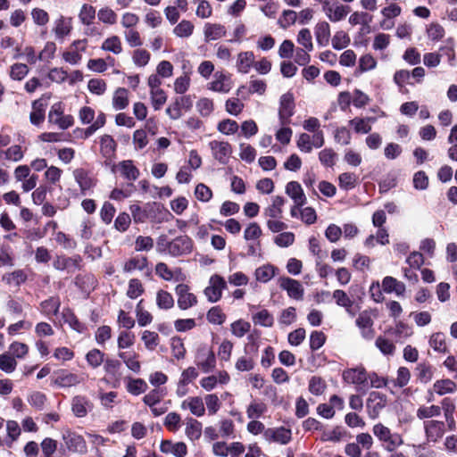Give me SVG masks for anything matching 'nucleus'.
Wrapping results in <instances>:
<instances>
[{
    "label": "nucleus",
    "mask_w": 457,
    "mask_h": 457,
    "mask_svg": "<svg viewBox=\"0 0 457 457\" xmlns=\"http://www.w3.org/2000/svg\"><path fill=\"white\" fill-rule=\"evenodd\" d=\"M374 436L382 444L387 452H394L403 444V437L398 433H393L389 428L382 423H377L372 428Z\"/></svg>",
    "instance_id": "nucleus-1"
},
{
    "label": "nucleus",
    "mask_w": 457,
    "mask_h": 457,
    "mask_svg": "<svg viewBox=\"0 0 457 457\" xmlns=\"http://www.w3.org/2000/svg\"><path fill=\"white\" fill-rule=\"evenodd\" d=\"M295 97L291 92L282 95L279 99L278 119L281 126L289 125L295 114Z\"/></svg>",
    "instance_id": "nucleus-2"
},
{
    "label": "nucleus",
    "mask_w": 457,
    "mask_h": 457,
    "mask_svg": "<svg viewBox=\"0 0 457 457\" xmlns=\"http://www.w3.org/2000/svg\"><path fill=\"white\" fill-rule=\"evenodd\" d=\"M63 104L62 102L55 103L52 105L48 113V121L58 126L61 129H67L74 123V119L71 115L63 114Z\"/></svg>",
    "instance_id": "nucleus-3"
},
{
    "label": "nucleus",
    "mask_w": 457,
    "mask_h": 457,
    "mask_svg": "<svg viewBox=\"0 0 457 457\" xmlns=\"http://www.w3.org/2000/svg\"><path fill=\"white\" fill-rule=\"evenodd\" d=\"M325 144L324 133L319 132L312 136L301 133L297 138L296 145L301 152L311 153L313 148H320Z\"/></svg>",
    "instance_id": "nucleus-4"
},
{
    "label": "nucleus",
    "mask_w": 457,
    "mask_h": 457,
    "mask_svg": "<svg viewBox=\"0 0 457 457\" xmlns=\"http://www.w3.org/2000/svg\"><path fill=\"white\" fill-rule=\"evenodd\" d=\"M387 403L386 396L379 392H370L366 400V411L371 420L378 418Z\"/></svg>",
    "instance_id": "nucleus-5"
},
{
    "label": "nucleus",
    "mask_w": 457,
    "mask_h": 457,
    "mask_svg": "<svg viewBox=\"0 0 457 457\" xmlns=\"http://www.w3.org/2000/svg\"><path fill=\"white\" fill-rule=\"evenodd\" d=\"M227 287L225 279L220 275H212L210 278L209 285L205 287L204 294L210 303L218 302L221 296L223 290Z\"/></svg>",
    "instance_id": "nucleus-6"
},
{
    "label": "nucleus",
    "mask_w": 457,
    "mask_h": 457,
    "mask_svg": "<svg viewBox=\"0 0 457 457\" xmlns=\"http://www.w3.org/2000/svg\"><path fill=\"white\" fill-rule=\"evenodd\" d=\"M212 156L220 164H227L232 154V145L222 140H212L208 144Z\"/></svg>",
    "instance_id": "nucleus-7"
},
{
    "label": "nucleus",
    "mask_w": 457,
    "mask_h": 457,
    "mask_svg": "<svg viewBox=\"0 0 457 457\" xmlns=\"http://www.w3.org/2000/svg\"><path fill=\"white\" fill-rule=\"evenodd\" d=\"M87 46V39H78L73 41L69 48L63 52V60L71 65L79 64L82 60V53L86 51Z\"/></svg>",
    "instance_id": "nucleus-8"
},
{
    "label": "nucleus",
    "mask_w": 457,
    "mask_h": 457,
    "mask_svg": "<svg viewBox=\"0 0 457 457\" xmlns=\"http://www.w3.org/2000/svg\"><path fill=\"white\" fill-rule=\"evenodd\" d=\"M177 295V304L180 310H187L197 304V297L195 294L190 292V288L186 284H179L175 287Z\"/></svg>",
    "instance_id": "nucleus-9"
},
{
    "label": "nucleus",
    "mask_w": 457,
    "mask_h": 457,
    "mask_svg": "<svg viewBox=\"0 0 457 457\" xmlns=\"http://www.w3.org/2000/svg\"><path fill=\"white\" fill-rule=\"evenodd\" d=\"M343 376L346 382L355 385L357 391L368 389V373L363 368L349 369Z\"/></svg>",
    "instance_id": "nucleus-10"
},
{
    "label": "nucleus",
    "mask_w": 457,
    "mask_h": 457,
    "mask_svg": "<svg viewBox=\"0 0 457 457\" xmlns=\"http://www.w3.org/2000/svg\"><path fill=\"white\" fill-rule=\"evenodd\" d=\"M85 381L83 375L72 373L67 370L57 371L54 378V384L59 387L75 386Z\"/></svg>",
    "instance_id": "nucleus-11"
},
{
    "label": "nucleus",
    "mask_w": 457,
    "mask_h": 457,
    "mask_svg": "<svg viewBox=\"0 0 457 457\" xmlns=\"http://www.w3.org/2000/svg\"><path fill=\"white\" fill-rule=\"evenodd\" d=\"M355 324L361 331V337L366 340H371L375 336L373 328L374 321L370 312L365 310L359 313Z\"/></svg>",
    "instance_id": "nucleus-12"
},
{
    "label": "nucleus",
    "mask_w": 457,
    "mask_h": 457,
    "mask_svg": "<svg viewBox=\"0 0 457 457\" xmlns=\"http://www.w3.org/2000/svg\"><path fill=\"white\" fill-rule=\"evenodd\" d=\"M233 87V82L229 75L222 71H216L213 75V79L207 84V88L211 91L227 94Z\"/></svg>",
    "instance_id": "nucleus-13"
},
{
    "label": "nucleus",
    "mask_w": 457,
    "mask_h": 457,
    "mask_svg": "<svg viewBox=\"0 0 457 457\" xmlns=\"http://www.w3.org/2000/svg\"><path fill=\"white\" fill-rule=\"evenodd\" d=\"M193 249V241L187 236H179L170 241V255L173 257L188 254Z\"/></svg>",
    "instance_id": "nucleus-14"
},
{
    "label": "nucleus",
    "mask_w": 457,
    "mask_h": 457,
    "mask_svg": "<svg viewBox=\"0 0 457 457\" xmlns=\"http://www.w3.org/2000/svg\"><path fill=\"white\" fill-rule=\"evenodd\" d=\"M263 438L269 443L287 445L291 441L292 432L284 427L267 428L263 433Z\"/></svg>",
    "instance_id": "nucleus-15"
},
{
    "label": "nucleus",
    "mask_w": 457,
    "mask_h": 457,
    "mask_svg": "<svg viewBox=\"0 0 457 457\" xmlns=\"http://www.w3.org/2000/svg\"><path fill=\"white\" fill-rule=\"evenodd\" d=\"M279 287L287 291L289 297L295 300H302L303 297V287L301 283L288 277L279 278Z\"/></svg>",
    "instance_id": "nucleus-16"
},
{
    "label": "nucleus",
    "mask_w": 457,
    "mask_h": 457,
    "mask_svg": "<svg viewBox=\"0 0 457 457\" xmlns=\"http://www.w3.org/2000/svg\"><path fill=\"white\" fill-rule=\"evenodd\" d=\"M116 149L117 144L112 136L104 135L100 137V153L104 158L105 165L110 166L112 164Z\"/></svg>",
    "instance_id": "nucleus-17"
},
{
    "label": "nucleus",
    "mask_w": 457,
    "mask_h": 457,
    "mask_svg": "<svg viewBox=\"0 0 457 457\" xmlns=\"http://www.w3.org/2000/svg\"><path fill=\"white\" fill-rule=\"evenodd\" d=\"M323 10L332 22L343 20L350 12V7L337 3L330 4L328 0L323 3Z\"/></svg>",
    "instance_id": "nucleus-18"
},
{
    "label": "nucleus",
    "mask_w": 457,
    "mask_h": 457,
    "mask_svg": "<svg viewBox=\"0 0 457 457\" xmlns=\"http://www.w3.org/2000/svg\"><path fill=\"white\" fill-rule=\"evenodd\" d=\"M82 258L79 255L71 257L58 256L54 261V268L58 270H67L68 272H74L80 269Z\"/></svg>",
    "instance_id": "nucleus-19"
},
{
    "label": "nucleus",
    "mask_w": 457,
    "mask_h": 457,
    "mask_svg": "<svg viewBox=\"0 0 457 457\" xmlns=\"http://www.w3.org/2000/svg\"><path fill=\"white\" fill-rule=\"evenodd\" d=\"M63 441L67 448L71 452L79 453H84L87 452V444L85 439L82 436L75 432L67 431L63 435Z\"/></svg>",
    "instance_id": "nucleus-20"
},
{
    "label": "nucleus",
    "mask_w": 457,
    "mask_h": 457,
    "mask_svg": "<svg viewBox=\"0 0 457 457\" xmlns=\"http://www.w3.org/2000/svg\"><path fill=\"white\" fill-rule=\"evenodd\" d=\"M115 170H118L121 176L129 181L137 180L140 175L139 170L134 165L132 160L120 162L117 165L113 164L112 172H115Z\"/></svg>",
    "instance_id": "nucleus-21"
},
{
    "label": "nucleus",
    "mask_w": 457,
    "mask_h": 457,
    "mask_svg": "<svg viewBox=\"0 0 457 457\" xmlns=\"http://www.w3.org/2000/svg\"><path fill=\"white\" fill-rule=\"evenodd\" d=\"M424 428L428 442H437L445 434V422L439 420H428L424 422Z\"/></svg>",
    "instance_id": "nucleus-22"
},
{
    "label": "nucleus",
    "mask_w": 457,
    "mask_h": 457,
    "mask_svg": "<svg viewBox=\"0 0 457 457\" xmlns=\"http://www.w3.org/2000/svg\"><path fill=\"white\" fill-rule=\"evenodd\" d=\"M71 411L78 418L86 417L92 408V403L89 399L84 395H76L72 397Z\"/></svg>",
    "instance_id": "nucleus-23"
},
{
    "label": "nucleus",
    "mask_w": 457,
    "mask_h": 457,
    "mask_svg": "<svg viewBox=\"0 0 457 457\" xmlns=\"http://www.w3.org/2000/svg\"><path fill=\"white\" fill-rule=\"evenodd\" d=\"M181 409L189 410L191 414L202 417L205 413L204 399L200 396H190L181 403Z\"/></svg>",
    "instance_id": "nucleus-24"
},
{
    "label": "nucleus",
    "mask_w": 457,
    "mask_h": 457,
    "mask_svg": "<svg viewBox=\"0 0 457 457\" xmlns=\"http://www.w3.org/2000/svg\"><path fill=\"white\" fill-rule=\"evenodd\" d=\"M255 55L252 51L240 52L237 56L236 68L239 73L247 74L253 67Z\"/></svg>",
    "instance_id": "nucleus-25"
},
{
    "label": "nucleus",
    "mask_w": 457,
    "mask_h": 457,
    "mask_svg": "<svg viewBox=\"0 0 457 457\" xmlns=\"http://www.w3.org/2000/svg\"><path fill=\"white\" fill-rule=\"evenodd\" d=\"M160 450L163 453H170L175 457H185L187 454V447L183 442L173 443L164 440L161 443Z\"/></svg>",
    "instance_id": "nucleus-26"
},
{
    "label": "nucleus",
    "mask_w": 457,
    "mask_h": 457,
    "mask_svg": "<svg viewBox=\"0 0 457 457\" xmlns=\"http://www.w3.org/2000/svg\"><path fill=\"white\" fill-rule=\"evenodd\" d=\"M287 195L292 198L295 204L303 206L306 203V196L303 191L301 185L296 181H290L286 186Z\"/></svg>",
    "instance_id": "nucleus-27"
},
{
    "label": "nucleus",
    "mask_w": 457,
    "mask_h": 457,
    "mask_svg": "<svg viewBox=\"0 0 457 457\" xmlns=\"http://www.w3.org/2000/svg\"><path fill=\"white\" fill-rule=\"evenodd\" d=\"M376 119L373 117H355L349 120V124L353 127V131L357 134H368L372 129V123Z\"/></svg>",
    "instance_id": "nucleus-28"
},
{
    "label": "nucleus",
    "mask_w": 457,
    "mask_h": 457,
    "mask_svg": "<svg viewBox=\"0 0 457 457\" xmlns=\"http://www.w3.org/2000/svg\"><path fill=\"white\" fill-rule=\"evenodd\" d=\"M46 103L42 98L35 100L32 103V111L29 115L30 122L33 125L38 126L45 120Z\"/></svg>",
    "instance_id": "nucleus-29"
},
{
    "label": "nucleus",
    "mask_w": 457,
    "mask_h": 457,
    "mask_svg": "<svg viewBox=\"0 0 457 457\" xmlns=\"http://www.w3.org/2000/svg\"><path fill=\"white\" fill-rule=\"evenodd\" d=\"M382 288L386 294L395 293L398 296L403 295L405 292V285L390 276L383 278Z\"/></svg>",
    "instance_id": "nucleus-30"
},
{
    "label": "nucleus",
    "mask_w": 457,
    "mask_h": 457,
    "mask_svg": "<svg viewBox=\"0 0 457 457\" xmlns=\"http://www.w3.org/2000/svg\"><path fill=\"white\" fill-rule=\"evenodd\" d=\"M72 29L71 19L64 16H60L54 21V32L56 38L63 39L67 37Z\"/></svg>",
    "instance_id": "nucleus-31"
},
{
    "label": "nucleus",
    "mask_w": 457,
    "mask_h": 457,
    "mask_svg": "<svg viewBox=\"0 0 457 457\" xmlns=\"http://www.w3.org/2000/svg\"><path fill=\"white\" fill-rule=\"evenodd\" d=\"M204 33L205 41L209 42L225 37L227 31L225 27L221 24L206 23L204 25Z\"/></svg>",
    "instance_id": "nucleus-32"
},
{
    "label": "nucleus",
    "mask_w": 457,
    "mask_h": 457,
    "mask_svg": "<svg viewBox=\"0 0 457 457\" xmlns=\"http://www.w3.org/2000/svg\"><path fill=\"white\" fill-rule=\"evenodd\" d=\"M1 280L9 287H19L27 280V274L22 270H16L4 274Z\"/></svg>",
    "instance_id": "nucleus-33"
},
{
    "label": "nucleus",
    "mask_w": 457,
    "mask_h": 457,
    "mask_svg": "<svg viewBox=\"0 0 457 457\" xmlns=\"http://www.w3.org/2000/svg\"><path fill=\"white\" fill-rule=\"evenodd\" d=\"M76 182L79 184V188L83 194L95 186L94 179L90 177L89 173L83 169H77L73 172Z\"/></svg>",
    "instance_id": "nucleus-34"
},
{
    "label": "nucleus",
    "mask_w": 457,
    "mask_h": 457,
    "mask_svg": "<svg viewBox=\"0 0 457 457\" xmlns=\"http://www.w3.org/2000/svg\"><path fill=\"white\" fill-rule=\"evenodd\" d=\"M203 426L200 421L194 418L186 420L185 434L191 441L198 440L202 436Z\"/></svg>",
    "instance_id": "nucleus-35"
},
{
    "label": "nucleus",
    "mask_w": 457,
    "mask_h": 457,
    "mask_svg": "<svg viewBox=\"0 0 457 457\" xmlns=\"http://www.w3.org/2000/svg\"><path fill=\"white\" fill-rule=\"evenodd\" d=\"M286 200L277 195L272 198V204L264 210V215L271 219H279L282 216V206Z\"/></svg>",
    "instance_id": "nucleus-36"
},
{
    "label": "nucleus",
    "mask_w": 457,
    "mask_h": 457,
    "mask_svg": "<svg viewBox=\"0 0 457 457\" xmlns=\"http://www.w3.org/2000/svg\"><path fill=\"white\" fill-rule=\"evenodd\" d=\"M276 272L277 268L268 263L257 268L254 271V276L257 281L267 283L275 277Z\"/></svg>",
    "instance_id": "nucleus-37"
},
{
    "label": "nucleus",
    "mask_w": 457,
    "mask_h": 457,
    "mask_svg": "<svg viewBox=\"0 0 457 457\" xmlns=\"http://www.w3.org/2000/svg\"><path fill=\"white\" fill-rule=\"evenodd\" d=\"M148 262L147 259L144 256H137L129 259L124 264L123 270L125 272H131L133 270H147L146 273L149 274L150 271L147 268Z\"/></svg>",
    "instance_id": "nucleus-38"
},
{
    "label": "nucleus",
    "mask_w": 457,
    "mask_h": 457,
    "mask_svg": "<svg viewBox=\"0 0 457 457\" xmlns=\"http://www.w3.org/2000/svg\"><path fill=\"white\" fill-rule=\"evenodd\" d=\"M118 356L123 361L125 365L135 373L140 371V362L138 361V354L133 351L130 352H120Z\"/></svg>",
    "instance_id": "nucleus-39"
},
{
    "label": "nucleus",
    "mask_w": 457,
    "mask_h": 457,
    "mask_svg": "<svg viewBox=\"0 0 457 457\" xmlns=\"http://www.w3.org/2000/svg\"><path fill=\"white\" fill-rule=\"evenodd\" d=\"M378 228V229L376 235H370L364 241V245L366 247H370V248L374 247L375 240L382 245H387L389 243V234H388L386 228Z\"/></svg>",
    "instance_id": "nucleus-40"
},
{
    "label": "nucleus",
    "mask_w": 457,
    "mask_h": 457,
    "mask_svg": "<svg viewBox=\"0 0 457 457\" xmlns=\"http://www.w3.org/2000/svg\"><path fill=\"white\" fill-rule=\"evenodd\" d=\"M253 322L255 325L270 328L274 323L273 315L266 309H262L252 316Z\"/></svg>",
    "instance_id": "nucleus-41"
},
{
    "label": "nucleus",
    "mask_w": 457,
    "mask_h": 457,
    "mask_svg": "<svg viewBox=\"0 0 457 457\" xmlns=\"http://www.w3.org/2000/svg\"><path fill=\"white\" fill-rule=\"evenodd\" d=\"M315 37L320 46H327L330 37V27L326 21L317 23L315 26Z\"/></svg>",
    "instance_id": "nucleus-42"
},
{
    "label": "nucleus",
    "mask_w": 457,
    "mask_h": 457,
    "mask_svg": "<svg viewBox=\"0 0 457 457\" xmlns=\"http://www.w3.org/2000/svg\"><path fill=\"white\" fill-rule=\"evenodd\" d=\"M442 409L445 412V420L447 422V426L449 430L455 429V420L453 418V412L455 410V405L452 399L446 397L442 401Z\"/></svg>",
    "instance_id": "nucleus-43"
},
{
    "label": "nucleus",
    "mask_w": 457,
    "mask_h": 457,
    "mask_svg": "<svg viewBox=\"0 0 457 457\" xmlns=\"http://www.w3.org/2000/svg\"><path fill=\"white\" fill-rule=\"evenodd\" d=\"M60 305L61 302L58 297H50L40 303V312L47 317L56 315Z\"/></svg>",
    "instance_id": "nucleus-44"
},
{
    "label": "nucleus",
    "mask_w": 457,
    "mask_h": 457,
    "mask_svg": "<svg viewBox=\"0 0 457 457\" xmlns=\"http://www.w3.org/2000/svg\"><path fill=\"white\" fill-rule=\"evenodd\" d=\"M196 365L204 373L212 371L216 365V358L213 352L208 351L204 358L203 356H198Z\"/></svg>",
    "instance_id": "nucleus-45"
},
{
    "label": "nucleus",
    "mask_w": 457,
    "mask_h": 457,
    "mask_svg": "<svg viewBox=\"0 0 457 457\" xmlns=\"http://www.w3.org/2000/svg\"><path fill=\"white\" fill-rule=\"evenodd\" d=\"M267 405L261 401H253L246 409L247 418L250 420H257L267 411Z\"/></svg>",
    "instance_id": "nucleus-46"
},
{
    "label": "nucleus",
    "mask_w": 457,
    "mask_h": 457,
    "mask_svg": "<svg viewBox=\"0 0 457 457\" xmlns=\"http://www.w3.org/2000/svg\"><path fill=\"white\" fill-rule=\"evenodd\" d=\"M127 391L133 395H139L147 389L146 382L142 378H129L126 384Z\"/></svg>",
    "instance_id": "nucleus-47"
},
{
    "label": "nucleus",
    "mask_w": 457,
    "mask_h": 457,
    "mask_svg": "<svg viewBox=\"0 0 457 457\" xmlns=\"http://www.w3.org/2000/svg\"><path fill=\"white\" fill-rule=\"evenodd\" d=\"M358 176L353 172H343L338 177L339 187L348 191L353 189L358 184Z\"/></svg>",
    "instance_id": "nucleus-48"
},
{
    "label": "nucleus",
    "mask_w": 457,
    "mask_h": 457,
    "mask_svg": "<svg viewBox=\"0 0 457 457\" xmlns=\"http://www.w3.org/2000/svg\"><path fill=\"white\" fill-rule=\"evenodd\" d=\"M7 436L4 440V445L12 447V444L18 439L21 435V428L17 421L8 420L6 422Z\"/></svg>",
    "instance_id": "nucleus-49"
},
{
    "label": "nucleus",
    "mask_w": 457,
    "mask_h": 457,
    "mask_svg": "<svg viewBox=\"0 0 457 457\" xmlns=\"http://www.w3.org/2000/svg\"><path fill=\"white\" fill-rule=\"evenodd\" d=\"M187 104L191 105V100L189 96H183L179 100L177 99L172 104L166 109V113L172 120H178L181 117V104Z\"/></svg>",
    "instance_id": "nucleus-50"
},
{
    "label": "nucleus",
    "mask_w": 457,
    "mask_h": 457,
    "mask_svg": "<svg viewBox=\"0 0 457 457\" xmlns=\"http://www.w3.org/2000/svg\"><path fill=\"white\" fill-rule=\"evenodd\" d=\"M129 104V92L124 87H119L112 97V106L115 110H123Z\"/></svg>",
    "instance_id": "nucleus-51"
},
{
    "label": "nucleus",
    "mask_w": 457,
    "mask_h": 457,
    "mask_svg": "<svg viewBox=\"0 0 457 457\" xmlns=\"http://www.w3.org/2000/svg\"><path fill=\"white\" fill-rule=\"evenodd\" d=\"M96 18V8L90 4H84L79 13V19L84 25L89 26Z\"/></svg>",
    "instance_id": "nucleus-52"
},
{
    "label": "nucleus",
    "mask_w": 457,
    "mask_h": 457,
    "mask_svg": "<svg viewBox=\"0 0 457 457\" xmlns=\"http://www.w3.org/2000/svg\"><path fill=\"white\" fill-rule=\"evenodd\" d=\"M429 345L436 352L443 353H445L447 352L445 336L441 332H436L431 335L429 338Z\"/></svg>",
    "instance_id": "nucleus-53"
},
{
    "label": "nucleus",
    "mask_w": 457,
    "mask_h": 457,
    "mask_svg": "<svg viewBox=\"0 0 457 457\" xmlns=\"http://www.w3.org/2000/svg\"><path fill=\"white\" fill-rule=\"evenodd\" d=\"M1 154L4 155V159L7 161L18 162L24 157V151L19 145H13L8 147L6 150L2 151Z\"/></svg>",
    "instance_id": "nucleus-54"
},
{
    "label": "nucleus",
    "mask_w": 457,
    "mask_h": 457,
    "mask_svg": "<svg viewBox=\"0 0 457 457\" xmlns=\"http://www.w3.org/2000/svg\"><path fill=\"white\" fill-rule=\"evenodd\" d=\"M417 378L421 383L429 382L434 374L433 367L428 363H419L416 367Z\"/></svg>",
    "instance_id": "nucleus-55"
},
{
    "label": "nucleus",
    "mask_w": 457,
    "mask_h": 457,
    "mask_svg": "<svg viewBox=\"0 0 457 457\" xmlns=\"http://www.w3.org/2000/svg\"><path fill=\"white\" fill-rule=\"evenodd\" d=\"M156 304L160 309L169 310L174 306V299L170 293L159 290L156 294Z\"/></svg>",
    "instance_id": "nucleus-56"
},
{
    "label": "nucleus",
    "mask_w": 457,
    "mask_h": 457,
    "mask_svg": "<svg viewBox=\"0 0 457 457\" xmlns=\"http://www.w3.org/2000/svg\"><path fill=\"white\" fill-rule=\"evenodd\" d=\"M194 24L187 20H182L173 29V33L179 37H189L194 32Z\"/></svg>",
    "instance_id": "nucleus-57"
},
{
    "label": "nucleus",
    "mask_w": 457,
    "mask_h": 457,
    "mask_svg": "<svg viewBox=\"0 0 457 457\" xmlns=\"http://www.w3.org/2000/svg\"><path fill=\"white\" fill-rule=\"evenodd\" d=\"M456 384L451 379L437 380L434 384V390L439 395L453 393L456 390Z\"/></svg>",
    "instance_id": "nucleus-58"
},
{
    "label": "nucleus",
    "mask_w": 457,
    "mask_h": 457,
    "mask_svg": "<svg viewBox=\"0 0 457 457\" xmlns=\"http://www.w3.org/2000/svg\"><path fill=\"white\" fill-rule=\"evenodd\" d=\"M206 319L212 324L222 325L226 320V314L220 306H213L207 312Z\"/></svg>",
    "instance_id": "nucleus-59"
},
{
    "label": "nucleus",
    "mask_w": 457,
    "mask_h": 457,
    "mask_svg": "<svg viewBox=\"0 0 457 457\" xmlns=\"http://www.w3.org/2000/svg\"><path fill=\"white\" fill-rule=\"evenodd\" d=\"M101 48L104 51H109L115 54H119L122 51L121 42L118 36H112L106 38L103 42Z\"/></svg>",
    "instance_id": "nucleus-60"
},
{
    "label": "nucleus",
    "mask_w": 457,
    "mask_h": 457,
    "mask_svg": "<svg viewBox=\"0 0 457 457\" xmlns=\"http://www.w3.org/2000/svg\"><path fill=\"white\" fill-rule=\"evenodd\" d=\"M209 415L216 414L220 409L221 403L216 394H208L204 398Z\"/></svg>",
    "instance_id": "nucleus-61"
},
{
    "label": "nucleus",
    "mask_w": 457,
    "mask_h": 457,
    "mask_svg": "<svg viewBox=\"0 0 457 457\" xmlns=\"http://www.w3.org/2000/svg\"><path fill=\"white\" fill-rule=\"evenodd\" d=\"M14 265V256L10 245L0 246V268L12 267Z\"/></svg>",
    "instance_id": "nucleus-62"
},
{
    "label": "nucleus",
    "mask_w": 457,
    "mask_h": 457,
    "mask_svg": "<svg viewBox=\"0 0 457 457\" xmlns=\"http://www.w3.org/2000/svg\"><path fill=\"white\" fill-rule=\"evenodd\" d=\"M390 333L396 339L402 340L412 335V328L409 325L399 321L396 323L395 327L390 330Z\"/></svg>",
    "instance_id": "nucleus-63"
},
{
    "label": "nucleus",
    "mask_w": 457,
    "mask_h": 457,
    "mask_svg": "<svg viewBox=\"0 0 457 457\" xmlns=\"http://www.w3.org/2000/svg\"><path fill=\"white\" fill-rule=\"evenodd\" d=\"M98 20L105 24L113 25L117 22V14L110 7H103L97 12Z\"/></svg>",
    "instance_id": "nucleus-64"
}]
</instances>
